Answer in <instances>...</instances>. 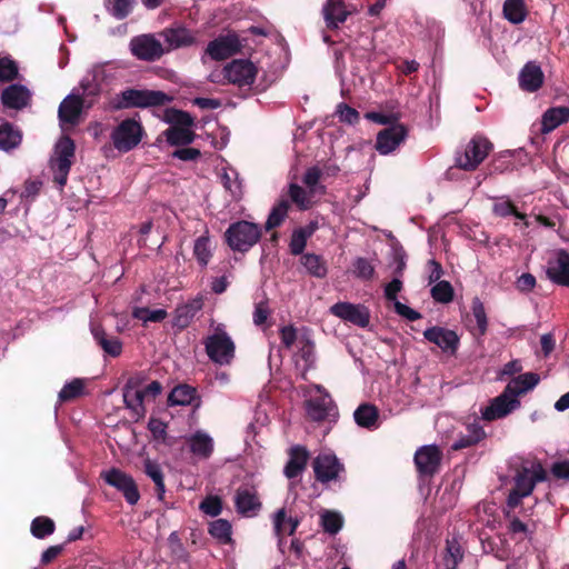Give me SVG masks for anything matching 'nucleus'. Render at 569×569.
Masks as SVG:
<instances>
[{"label":"nucleus","instance_id":"obj_60","mask_svg":"<svg viewBox=\"0 0 569 569\" xmlns=\"http://www.w3.org/2000/svg\"><path fill=\"white\" fill-rule=\"evenodd\" d=\"M18 74V67L13 60L0 57V82L10 81Z\"/></svg>","mask_w":569,"mask_h":569},{"label":"nucleus","instance_id":"obj_55","mask_svg":"<svg viewBox=\"0 0 569 569\" xmlns=\"http://www.w3.org/2000/svg\"><path fill=\"white\" fill-rule=\"evenodd\" d=\"M431 297L440 303H448L453 298L452 286L448 281H438L431 288Z\"/></svg>","mask_w":569,"mask_h":569},{"label":"nucleus","instance_id":"obj_57","mask_svg":"<svg viewBox=\"0 0 569 569\" xmlns=\"http://www.w3.org/2000/svg\"><path fill=\"white\" fill-rule=\"evenodd\" d=\"M83 390V382L81 379H73L66 383L59 392V400L61 402L69 401L80 396Z\"/></svg>","mask_w":569,"mask_h":569},{"label":"nucleus","instance_id":"obj_52","mask_svg":"<svg viewBox=\"0 0 569 569\" xmlns=\"http://www.w3.org/2000/svg\"><path fill=\"white\" fill-rule=\"evenodd\" d=\"M53 531L54 522L48 517H37L31 522V533L38 539H43Z\"/></svg>","mask_w":569,"mask_h":569},{"label":"nucleus","instance_id":"obj_3","mask_svg":"<svg viewBox=\"0 0 569 569\" xmlns=\"http://www.w3.org/2000/svg\"><path fill=\"white\" fill-rule=\"evenodd\" d=\"M163 120L170 123L163 136L171 146H187L194 140L193 118L184 111L177 109H167L163 114Z\"/></svg>","mask_w":569,"mask_h":569},{"label":"nucleus","instance_id":"obj_30","mask_svg":"<svg viewBox=\"0 0 569 569\" xmlns=\"http://www.w3.org/2000/svg\"><path fill=\"white\" fill-rule=\"evenodd\" d=\"M540 381V377L533 372H526L511 379L506 386L507 393L515 399L532 390Z\"/></svg>","mask_w":569,"mask_h":569},{"label":"nucleus","instance_id":"obj_28","mask_svg":"<svg viewBox=\"0 0 569 569\" xmlns=\"http://www.w3.org/2000/svg\"><path fill=\"white\" fill-rule=\"evenodd\" d=\"M190 451L200 459H208L214 448L212 437L203 430H198L187 438Z\"/></svg>","mask_w":569,"mask_h":569},{"label":"nucleus","instance_id":"obj_6","mask_svg":"<svg viewBox=\"0 0 569 569\" xmlns=\"http://www.w3.org/2000/svg\"><path fill=\"white\" fill-rule=\"evenodd\" d=\"M224 236L233 251L247 252L261 238V229L257 223L242 220L231 223Z\"/></svg>","mask_w":569,"mask_h":569},{"label":"nucleus","instance_id":"obj_8","mask_svg":"<svg viewBox=\"0 0 569 569\" xmlns=\"http://www.w3.org/2000/svg\"><path fill=\"white\" fill-rule=\"evenodd\" d=\"M143 136L141 123L134 119L122 120L111 132L113 147L120 152H128L136 148Z\"/></svg>","mask_w":569,"mask_h":569},{"label":"nucleus","instance_id":"obj_33","mask_svg":"<svg viewBox=\"0 0 569 569\" xmlns=\"http://www.w3.org/2000/svg\"><path fill=\"white\" fill-rule=\"evenodd\" d=\"M290 458L284 467V475L289 479L298 477L306 468L308 461V451L305 447L295 446L290 449Z\"/></svg>","mask_w":569,"mask_h":569},{"label":"nucleus","instance_id":"obj_14","mask_svg":"<svg viewBox=\"0 0 569 569\" xmlns=\"http://www.w3.org/2000/svg\"><path fill=\"white\" fill-rule=\"evenodd\" d=\"M423 338L439 347L448 356H455L460 345V338L456 331L439 326L426 329Z\"/></svg>","mask_w":569,"mask_h":569},{"label":"nucleus","instance_id":"obj_61","mask_svg":"<svg viewBox=\"0 0 569 569\" xmlns=\"http://www.w3.org/2000/svg\"><path fill=\"white\" fill-rule=\"evenodd\" d=\"M199 508L203 513L216 517L222 510L221 499L217 496H209L201 501Z\"/></svg>","mask_w":569,"mask_h":569},{"label":"nucleus","instance_id":"obj_40","mask_svg":"<svg viewBox=\"0 0 569 569\" xmlns=\"http://www.w3.org/2000/svg\"><path fill=\"white\" fill-rule=\"evenodd\" d=\"M212 243L206 231L204 234L196 239L193 254L201 267H206L212 257Z\"/></svg>","mask_w":569,"mask_h":569},{"label":"nucleus","instance_id":"obj_50","mask_svg":"<svg viewBox=\"0 0 569 569\" xmlns=\"http://www.w3.org/2000/svg\"><path fill=\"white\" fill-rule=\"evenodd\" d=\"M209 532L221 543H228L231 540V523L226 519H217L210 523Z\"/></svg>","mask_w":569,"mask_h":569},{"label":"nucleus","instance_id":"obj_13","mask_svg":"<svg viewBox=\"0 0 569 569\" xmlns=\"http://www.w3.org/2000/svg\"><path fill=\"white\" fill-rule=\"evenodd\" d=\"M130 50L134 57L144 61H154L166 52L164 47L153 34H141L130 41Z\"/></svg>","mask_w":569,"mask_h":569},{"label":"nucleus","instance_id":"obj_26","mask_svg":"<svg viewBox=\"0 0 569 569\" xmlns=\"http://www.w3.org/2000/svg\"><path fill=\"white\" fill-rule=\"evenodd\" d=\"M543 72L540 66L533 61L525 64L519 73V86L528 92L537 91L543 83Z\"/></svg>","mask_w":569,"mask_h":569},{"label":"nucleus","instance_id":"obj_58","mask_svg":"<svg viewBox=\"0 0 569 569\" xmlns=\"http://www.w3.org/2000/svg\"><path fill=\"white\" fill-rule=\"evenodd\" d=\"M471 310H472V315L476 319L480 335H485V332L487 331L488 321H487L485 306L479 298H475L472 300Z\"/></svg>","mask_w":569,"mask_h":569},{"label":"nucleus","instance_id":"obj_7","mask_svg":"<svg viewBox=\"0 0 569 569\" xmlns=\"http://www.w3.org/2000/svg\"><path fill=\"white\" fill-rule=\"evenodd\" d=\"M204 346L208 357L218 365H229L234 357V343L222 325L216 327Z\"/></svg>","mask_w":569,"mask_h":569},{"label":"nucleus","instance_id":"obj_64","mask_svg":"<svg viewBox=\"0 0 569 569\" xmlns=\"http://www.w3.org/2000/svg\"><path fill=\"white\" fill-rule=\"evenodd\" d=\"M280 337L281 342L286 348L290 349L293 346L298 347V340L300 338L297 336V331L292 326L281 328Z\"/></svg>","mask_w":569,"mask_h":569},{"label":"nucleus","instance_id":"obj_36","mask_svg":"<svg viewBox=\"0 0 569 569\" xmlns=\"http://www.w3.org/2000/svg\"><path fill=\"white\" fill-rule=\"evenodd\" d=\"M486 437V432L479 421L475 420L467 425V433L452 443L453 450L471 447Z\"/></svg>","mask_w":569,"mask_h":569},{"label":"nucleus","instance_id":"obj_39","mask_svg":"<svg viewBox=\"0 0 569 569\" xmlns=\"http://www.w3.org/2000/svg\"><path fill=\"white\" fill-rule=\"evenodd\" d=\"M301 264L306 268L307 272L316 278H325L328 268L323 259L315 253H305L301 257Z\"/></svg>","mask_w":569,"mask_h":569},{"label":"nucleus","instance_id":"obj_29","mask_svg":"<svg viewBox=\"0 0 569 569\" xmlns=\"http://www.w3.org/2000/svg\"><path fill=\"white\" fill-rule=\"evenodd\" d=\"M143 391L139 388L138 381L136 379H130L123 388V401L126 407L136 416H143Z\"/></svg>","mask_w":569,"mask_h":569},{"label":"nucleus","instance_id":"obj_41","mask_svg":"<svg viewBox=\"0 0 569 569\" xmlns=\"http://www.w3.org/2000/svg\"><path fill=\"white\" fill-rule=\"evenodd\" d=\"M21 133L10 123L0 126V149L9 151L17 148L21 142Z\"/></svg>","mask_w":569,"mask_h":569},{"label":"nucleus","instance_id":"obj_4","mask_svg":"<svg viewBox=\"0 0 569 569\" xmlns=\"http://www.w3.org/2000/svg\"><path fill=\"white\" fill-rule=\"evenodd\" d=\"M172 101V97L160 90L127 89L114 98L116 109L149 108L164 106Z\"/></svg>","mask_w":569,"mask_h":569},{"label":"nucleus","instance_id":"obj_22","mask_svg":"<svg viewBox=\"0 0 569 569\" xmlns=\"http://www.w3.org/2000/svg\"><path fill=\"white\" fill-rule=\"evenodd\" d=\"M546 272L552 282L569 287V253L566 251L555 253L548 260Z\"/></svg>","mask_w":569,"mask_h":569},{"label":"nucleus","instance_id":"obj_37","mask_svg":"<svg viewBox=\"0 0 569 569\" xmlns=\"http://www.w3.org/2000/svg\"><path fill=\"white\" fill-rule=\"evenodd\" d=\"M353 417L357 425L362 428L377 429L379 427V412L372 405L363 403L359 406Z\"/></svg>","mask_w":569,"mask_h":569},{"label":"nucleus","instance_id":"obj_21","mask_svg":"<svg viewBox=\"0 0 569 569\" xmlns=\"http://www.w3.org/2000/svg\"><path fill=\"white\" fill-rule=\"evenodd\" d=\"M234 505L238 513L243 517L252 518L261 509V502L254 488L241 487L234 496Z\"/></svg>","mask_w":569,"mask_h":569},{"label":"nucleus","instance_id":"obj_48","mask_svg":"<svg viewBox=\"0 0 569 569\" xmlns=\"http://www.w3.org/2000/svg\"><path fill=\"white\" fill-rule=\"evenodd\" d=\"M492 211L498 217L515 216L519 220H526V214L518 212L516 207L511 203L508 198L501 197L495 200Z\"/></svg>","mask_w":569,"mask_h":569},{"label":"nucleus","instance_id":"obj_62","mask_svg":"<svg viewBox=\"0 0 569 569\" xmlns=\"http://www.w3.org/2000/svg\"><path fill=\"white\" fill-rule=\"evenodd\" d=\"M321 177L322 170L318 167H311L305 172L302 181L310 192H315Z\"/></svg>","mask_w":569,"mask_h":569},{"label":"nucleus","instance_id":"obj_15","mask_svg":"<svg viewBox=\"0 0 569 569\" xmlns=\"http://www.w3.org/2000/svg\"><path fill=\"white\" fill-rule=\"evenodd\" d=\"M519 407V399L512 398L510 393H507V390L505 389L501 395L492 399L487 407L480 410L481 419L486 421L501 419Z\"/></svg>","mask_w":569,"mask_h":569},{"label":"nucleus","instance_id":"obj_44","mask_svg":"<svg viewBox=\"0 0 569 569\" xmlns=\"http://www.w3.org/2000/svg\"><path fill=\"white\" fill-rule=\"evenodd\" d=\"M503 14L512 23H520L526 18L525 4L522 0H506L503 4Z\"/></svg>","mask_w":569,"mask_h":569},{"label":"nucleus","instance_id":"obj_59","mask_svg":"<svg viewBox=\"0 0 569 569\" xmlns=\"http://www.w3.org/2000/svg\"><path fill=\"white\" fill-rule=\"evenodd\" d=\"M336 114L339 117V120L341 122H345L348 124L357 123L360 118L359 112L355 108H351L343 102H341L337 106Z\"/></svg>","mask_w":569,"mask_h":569},{"label":"nucleus","instance_id":"obj_42","mask_svg":"<svg viewBox=\"0 0 569 569\" xmlns=\"http://www.w3.org/2000/svg\"><path fill=\"white\" fill-rule=\"evenodd\" d=\"M221 181L226 190H228L233 199H240L242 196V184L239 173L233 168H223Z\"/></svg>","mask_w":569,"mask_h":569},{"label":"nucleus","instance_id":"obj_16","mask_svg":"<svg viewBox=\"0 0 569 569\" xmlns=\"http://www.w3.org/2000/svg\"><path fill=\"white\" fill-rule=\"evenodd\" d=\"M241 42L236 33H227L210 41L206 52L213 60H224L241 50Z\"/></svg>","mask_w":569,"mask_h":569},{"label":"nucleus","instance_id":"obj_56","mask_svg":"<svg viewBox=\"0 0 569 569\" xmlns=\"http://www.w3.org/2000/svg\"><path fill=\"white\" fill-rule=\"evenodd\" d=\"M312 233V230L308 231L307 229L299 228L293 231L290 240V251L292 254L297 256L302 253L303 249L307 244V239Z\"/></svg>","mask_w":569,"mask_h":569},{"label":"nucleus","instance_id":"obj_12","mask_svg":"<svg viewBox=\"0 0 569 569\" xmlns=\"http://www.w3.org/2000/svg\"><path fill=\"white\" fill-rule=\"evenodd\" d=\"M330 312L337 318L360 328L368 327L370 322V310L365 305L337 302L330 307Z\"/></svg>","mask_w":569,"mask_h":569},{"label":"nucleus","instance_id":"obj_20","mask_svg":"<svg viewBox=\"0 0 569 569\" xmlns=\"http://www.w3.org/2000/svg\"><path fill=\"white\" fill-rule=\"evenodd\" d=\"M92 104V100H88L84 96L80 97L74 93L67 96L59 106V119L62 124H76L79 121L82 107Z\"/></svg>","mask_w":569,"mask_h":569},{"label":"nucleus","instance_id":"obj_45","mask_svg":"<svg viewBox=\"0 0 569 569\" xmlns=\"http://www.w3.org/2000/svg\"><path fill=\"white\" fill-rule=\"evenodd\" d=\"M144 472L147 473L148 477L152 479V481L156 485L158 497L159 499H162L166 492V487L160 465L148 459L144 462Z\"/></svg>","mask_w":569,"mask_h":569},{"label":"nucleus","instance_id":"obj_1","mask_svg":"<svg viewBox=\"0 0 569 569\" xmlns=\"http://www.w3.org/2000/svg\"><path fill=\"white\" fill-rule=\"evenodd\" d=\"M545 479L546 471L539 461L522 460L515 468L511 480L512 487L507 499L508 507H518L523 498L532 493L536 485Z\"/></svg>","mask_w":569,"mask_h":569},{"label":"nucleus","instance_id":"obj_24","mask_svg":"<svg viewBox=\"0 0 569 569\" xmlns=\"http://www.w3.org/2000/svg\"><path fill=\"white\" fill-rule=\"evenodd\" d=\"M355 11L356 8L346 4L343 0H327L323 7L325 20L330 28H337L340 23H343L348 16Z\"/></svg>","mask_w":569,"mask_h":569},{"label":"nucleus","instance_id":"obj_5","mask_svg":"<svg viewBox=\"0 0 569 569\" xmlns=\"http://www.w3.org/2000/svg\"><path fill=\"white\" fill-rule=\"evenodd\" d=\"M74 143L69 137H62L56 143L49 168L54 183L60 190L67 184L68 176L74 160Z\"/></svg>","mask_w":569,"mask_h":569},{"label":"nucleus","instance_id":"obj_31","mask_svg":"<svg viewBox=\"0 0 569 569\" xmlns=\"http://www.w3.org/2000/svg\"><path fill=\"white\" fill-rule=\"evenodd\" d=\"M201 308L202 300L199 298L192 299L183 305L178 306L174 311V318L172 321L173 327L180 330L187 328Z\"/></svg>","mask_w":569,"mask_h":569},{"label":"nucleus","instance_id":"obj_46","mask_svg":"<svg viewBox=\"0 0 569 569\" xmlns=\"http://www.w3.org/2000/svg\"><path fill=\"white\" fill-rule=\"evenodd\" d=\"M320 520L323 530L330 535L338 533L343 525L342 516L331 510L322 511L320 513Z\"/></svg>","mask_w":569,"mask_h":569},{"label":"nucleus","instance_id":"obj_9","mask_svg":"<svg viewBox=\"0 0 569 569\" xmlns=\"http://www.w3.org/2000/svg\"><path fill=\"white\" fill-rule=\"evenodd\" d=\"M101 478L110 487H113L120 491L129 505L133 506L139 501L140 493L136 481L130 475L121 471L120 469L111 468L109 470L102 471Z\"/></svg>","mask_w":569,"mask_h":569},{"label":"nucleus","instance_id":"obj_53","mask_svg":"<svg viewBox=\"0 0 569 569\" xmlns=\"http://www.w3.org/2000/svg\"><path fill=\"white\" fill-rule=\"evenodd\" d=\"M313 192L306 191L302 187L297 183H290L289 196L293 203H296L301 210H306L311 206V197Z\"/></svg>","mask_w":569,"mask_h":569},{"label":"nucleus","instance_id":"obj_11","mask_svg":"<svg viewBox=\"0 0 569 569\" xmlns=\"http://www.w3.org/2000/svg\"><path fill=\"white\" fill-rule=\"evenodd\" d=\"M317 396H312L306 402V411L310 419L315 421L331 420L337 417V409L330 396L325 392L321 386H315Z\"/></svg>","mask_w":569,"mask_h":569},{"label":"nucleus","instance_id":"obj_63","mask_svg":"<svg viewBox=\"0 0 569 569\" xmlns=\"http://www.w3.org/2000/svg\"><path fill=\"white\" fill-rule=\"evenodd\" d=\"M353 267L356 276L362 279H370L375 271L371 263L363 258H358L355 261Z\"/></svg>","mask_w":569,"mask_h":569},{"label":"nucleus","instance_id":"obj_17","mask_svg":"<svg viewBox=\"0 0 569 569\" xmlns=\"http://www.w3.org/2000/svg\"><path fill=\"white\" fill-rule=\"evenodd\" d=\"M316 478L321 482H328L338 478L343 470L338 458L330 452L319 453L312 462Z\"/></svg>","mask_w":569,"mask_h":569},{"label":"nucleus","instance_id":"obj_25","mask_svg":"<svg viewBox=\"0 0 569 569\" xmlns=\"http://www.w3.org/2000/svg\"><path fill=\"white\" fill-rule=\"evenodd\" d=\"M160 36L164 40L166 52L191 46L194 42V37L191 31L182 26L167 28L160 33Z\"/></svg>","mask_w":569,"mask_h":569},{"label":"nucleus","instance_id":"obj_27","mask_svg":"<svg viewBox=\"0 0 569 569\" xmlns=\"http://www.w3.org/2000/svg\"><path fill=\"white\" fill-rule=\"evenodd\" d=\"M273 530L278 537V545L281 548L283 537L291 536L297 530L300 520L297 517L288 516L283 508L276 511L272 516Z\"/></svg>","mask_w":569,"mask_h":569},{"label":"nucleus","instance_id":"obj_18","mask_svg":"<svg viewBox=\"0 0 569 569\" xmlns=\"http://www.w3.org/2000/svg\"><path fill=\"white\" fill-rule=\"evenodd\" d=\"M441 457V451L437 446H422L415 455V463L418 472L421 476H432L440 466Z\"/></svg>","mask_w":569,"mask_h":569},{"label":"nucleus","instance_id":"obj_10","mask_svg":"<svg viewBox=\"0 0 569 569\" xmlns=\"http://www.w3.org/2000/svg\"><path fill=\"white\" fill-rule=\"evenodd\" d=\"M492 144L481 136L473 137L466 146L463 153L457 157V163L465 170L476 169L488 156Z\"/></svg>","mask_w":569,"mask_h":569},{"label":"nucleus","instance_id":"obj_54","mask_svg":"<svg viewBox=\"0 0 569 569\" xmlns=\"http://www.w3.org/2000/svg\"><path fill=\"white\" fill-rule=\"evenodd\" d=\"M134 0H107L109 12L117 19L126 18L133 8Z\"/></svg>","mask_w":569,"mask_h":569},{"label":"nucleus","instance_id":"obj_35","mask_svg":"<svg viewBox=\"0 0 569 569\" xmlns=\"http://www.w3.org/2000/svg\"><path fill=\"white\" fill-rule=\"evenodd\" d=\"M569 120L568 107H555L548 109L542 116L541 130L543 133L551 132L557 127Z\"/></svg>","mask_w":569,"mask_h":569},{"label":"nucleus","instance_id":"obj_43","mask_svg":"<svg viewBox=\"0 0 569 569\" xmlns=\"http://www.w3.org/2000/svg\"><path fill=\"white\" fill-rule=\"evenodd\" d=\"M193 398L194 389L187 385H181L172 389L168 401L171 406H187L191 403Z\"/></svg>","mask_w":569,"mask_h":569},{"label":"nucleus","instance_id":"obj_49","mask_svg":"<svg viewBox=\"0 0 569 569\" xmlns=\"http://www.w3.org/2000/svg\"><path fill=\"white\" fill-rule=\"evenodd\" d=\"M133 318L147 323V322H161L168 316L164 309L151 310L146 307H137L132 311Z\"/></svg>","mask_w":569,"mask_h":569},{"label":"nucleus","instance_id":"obj_23","mask_svg":"<svg viewBox=\"0 0 569 569\" xmlns=\"http://www.w3.org/2000/svg\"><path fill=\"white\" fill-rule=\"evenodd\" d=\"M108 79L107 70L103 66L93 67L81 80L80 88L82 96L92 100L102 91L103 83Z\"/></svg>","mask_w":569,"mask_h":569},{"label":"nucleus","instance_id":"obj_32","mask_svg":"<svg viewBox=\"0 0 569 569\" xmlns=\"http://www.w3.org/2000/svg\"><path fill=\"white\" fill-rule=\"evenodd\" d=\"M30 99L29 90L21 84H11L2 91V103L12 109H21Z\"/></svg>","mask_w":569,"mask_h":569},{"label":"nucleus","instance_id":"obj_38","mask_svg":"<svg viewBox=\"0 0 569 569\" xmlns=\"http://www.w3.org/2000/svg\"><path fill=\"white\" fill-rule=\"evenodd\" d=\"M298 351L293 355L297 367H301L303 371L308 370L315 360V348L313 343L305 338L300 337L298 340Z\"/></svg>","mask_w":569,"mask_h":569},{"label":"nucleus","instance_id":"obj_2","mask_svg":"<svg viewBox=\"0 0 569 569\" xmlns=\"http://www.w3.org/2000/svg\"><path fill=\"white\" fill-rule=\"evenodd\" d=\"M258 68L248 59H234L221 70L212 71L209 79L213 83H230L239 88H250L257 78Z\"/></svg>","mask_w":569,"mask_h":569},{"label":"nucleus","instance_id":"obj_19","mask_svg":"<svg viewBox=\"0 0 569 569\" xmlns=\"http://www.w3.org/2000/svg\"><path fill=\"white\" fill-rule=\"evenodd\" d=\"M407 130L402 124L391 126L377 136L376 148L380 154L395 151L406 139Z\"/></svg>","mask_w":569,"mask_h":569},{"label":"nucleus","instance_id":"obj_51","mask_svg":"<svg viewBox=\"0 0 569 569\" xmlns=\"http://www.w3.org/2000/svg\"><path fill=\"white\" fill-rule=\"evenodd\" d=\"M463 557L460 545L452 540L447 542L446 553L443 556V566L446 569H456Z\"/></svg>","mask_w":569,"mask_h":569},{"label":"nucleus","instance_id":"obj_47","mask_svg":"<svg viewBox=\"0 0 569 569\" xmlns=\"http://www.w3.org/2000/svg\"><path fill=\"white\" fill-rule=\"evenodd\" d=\"M289 210V202L287 200H280L270 211L266 221V229L272 230L279 227L286 219Z\"/></svg>","mask_w":569,"mask_h":569},{"label":"nucleus","instance_id":"obj_34","mask_svg":"<svg viewBox=\"0 0 569 569\" xmlns=\"http://www.w3.org/2000/svg\"><path fill=\"white\" fill-rule=\"evenodd\" d=\"M91 333L97 343L102 348V350L107 355L111 357L120 356L122 351V343L118 338H108L104 330L100 326L94 323H91Z\"/></svg>","mask_w":569,"mask_h":569}]
</instances>
